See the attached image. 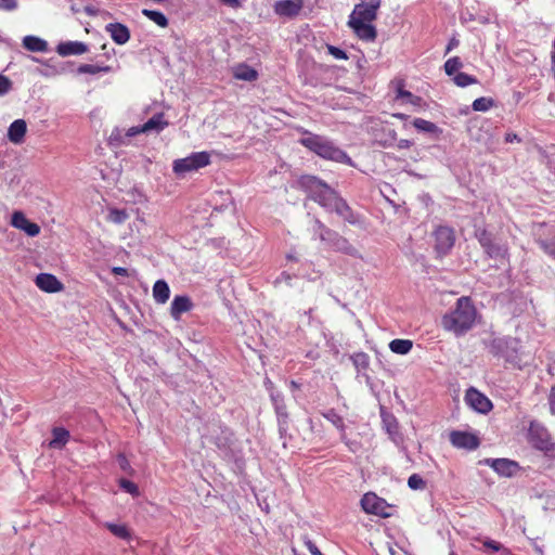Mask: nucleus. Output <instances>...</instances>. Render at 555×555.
I'll list each match as a JSON object with an SVG mask.
<instances>
[{
  "label": "nucleus",
  "mask_w": 555,
  "mask_h": 555,
  "mask_svg": "<svg viewBox=\"0 0 555 555\" xmlns=\"http://www.w3.org/2000/svg\"><path fill=\"white\" fill-rule=\"evenodd\" d=\"M459 40L456 38H451L448 46H447V49H446V54H448L449 52H451L454 48H456L459 46Z\"/></svg>",
  "instance_id": "6e6d98bb"
},
{
  "label": "nucleus",
  "mask_w": 555,
  "mask_h": 555,
  "mask_svg": "<svg viewBox=\"0 0 555 555\" xmlns=\"http://www.w3.org/2000/svg\"><path fill=\"white\" fill-rule=\"evenodd\" d=\"M88 51V46L80 41L61 42L56 47V52L61 56L80 55Z\"/></svg>",
  "instance_id": "a211bd4d"
},
{
  "label": "nucleus",
  "mask_w": 555,
  "mask_h": 555,
  "mask_svg": "<svg viewBox=\"0 0 555 555\" xmlns=\"http://www.w3.org/2000/svg\"><path fill=\"white\" fill-rule=\"evenodd\" d=\"M219 1L230 8H233V9H237L241 7L240 0H219Z\"/></svg>",
  "instance_id": "5fc2aeb1"
},
{
  "label": "nucleus",
  "mask_w": 555,
  "mask_h": 555,
  "mask_svg": "<svg viewBox=\"0 0 555 555\" xmlns=\"http://www.w3.org/2000/svg\"><path fill=\"white\" fill-rule=\"evenodd\" d=\"M413 126L418 130L423 132L428 133H440L441 129L438 128V126L429 120L423 119V118H415L413 120Z\"/></svg>",
  "instance_id": "2f4dec72"
},
{
  "label": "nucleus",
  "mask_w": 555,
  "mask_h": 555,
  "mask_svg": "<svg viewBox=\"0 0 555 555\" xmlns=\"http://www.w3.org/2000/svg\"><path fill=\"white\" fill-rule=\"evenodd\" d=\"M11 89V81L8 77L0 75V95L5 94Z\"/></svg>",
  "instance_id": "49530a36"
},
{
  "label": "nucleus",
  "mask_w": 555,
  "mask_h": 555,
  "mask_svg": "<svg viewBox=\"0 0 555 555\" xmlns=\"http://www.w3.org/2000/svg\"><path fill=\"white\" fill-rule=\"evenodd\" d=\"M305 545L309 550L311 555H323V553L319 550V547L311 540H306Z\"/></svg>",
  "instance_id": "09e8293b"
},
{
  "label": "nucleus",
  "mask_w": 555,
  "mask_h": 555,
  "mask_svg": "<svg viewBox=\"0 0 555 555\" xmlns=\"http://www.w3.org/2000/svg\"><path fill=\"white\" fill-rule=\"evenodd\" d=\"M397 99H403L414 106L421 105L422 98L414 95L412 92L404 90V80L400 79L397 81Z\"/></svg>",
  "instance_id": "a878e982"
},
{
  "label": "nucleus",
  "mask_w": 555,
  "mask_h": 555,
  "mask_svg": "<svg viewBox=\"0 0 555 555\" xmlns=\"http://www.w3.org/2000/svg\"><path fill=\"white\" fill-rule=\"evenodd\" d=\"M548 405L552 414L555 415V385L552 386L548 395Z\"/></svg>",
  "instance_id": "8fccbe9b"
},
{
  "label": "nucleus",
  "mask_w": 555,
  "mask_h": 555,
  "mask_svg": "<svg viewBox=\"0 0 555 555\" xmlns=\"http://www.w3.org/2000/svg\"><path fill=\"white\" fill-rule=\"evenodd\" d=\"M119 486L122 490L130 493L131 495H139V488L133 481L122 478L119 480Z\"/></svg>",
  "instance_id": "ea45409f"
},
{
  "label": "nucleus",
  "mask_w": 555,
  "mask_h": 555,
  "mask_svg": "<svg viewBox=\"0 0 555 555\" xmlns=\"http://www.w3.org/2000/svg\"><path fill=\"white\" fill-rule=\"evenodd\" d=\"M112 272L115 275H122V276H128L129 275L128 270L126 268H122V267H114L112 269Z\"/></svg>",
  "instance_id": "864d4df0"
},
{
  "label": "nucleus",
  "mask_w": 555,
  "mask_h": 555,
  "mask_svg": "<svg viewBox=\"0 0 555 555\" xmlns=\"http://www.w3.org/2000/svg\"><path fill=\"white\" fill-rule=\"evenodd\" d=\"M433 236L435 240L434 248L440 257L448 255L455 244V232L451 227H437L433 233Z\"/></svg>",
  "instance_id": "0eeeda50"
},
{
  "label": "nucleus",
  "mask_w": 555,
  "mask_h": 555,
  "mask_svg": "<svg viewBox=\"0 0 555 555\" xmlns=\"http://www.w3.org/2000/svg\"><path fill=\"white\" fill-rule=\"evenodd\" d=\"M413 343L410 339H393L389 343V349L397 354H406L411 351Z\"/></svg>",
  "instance_id": "c756f323"
},
{
  "label": "nucleus",
  "mask_w": 555,
  "mask_h": 555,
  "mask_svg": "<svg viewBox=\"0 0 555 555\" xmlns=\"http://www.w3.org/2000/svg\"><path fill=\"white\" fill-rule=\"evenodd\" d=\"M26 131V121L24 119H16L9 127L8 138L12 143L20 144L23 142Z\"/></svg>",
  "instance_id": "412c9836"
},
{
  "label": "nucleus",
  "mask_w": 555,
  "mask_h": 555,
  "mask_svg": "<svg viewBox=\"0 0 555 555\" xmlns=\"http://www.w3.org/2000/svg\"><path fill=\"white\" fill-rule=\"evenodd\" d=\"M153 297L156 302L165 304L170 297V288L166 281L158 280L153 286Z\"/></svg>",
  "instance_id": "393cba45"
},
{
  "label": "nucleus",
  "mask_w": 555,
  "mask_h": 555,
  "mask_svg": "<svg viewBox=\"0 0 555 555\" xmlns=\"http://www.w3.org/2000/svg\"><path fill=\"white\" fill-rule=\"evenodd\" d=\"M317 230L319 232L320 240L325 242L328 247L333 250L343 253L345 255L362 258L359 249L356 248L345 236L340 235L338 232L327 228L324 223L317 220L315 221Z\"/></svg>",
  "instance_id": "20e7f679"
},
{
  "label": "nucleus",
  "mask_w": 555,
  "mask_h": 555,
  "mask_svg": "<svg viewBox=\"0 0 555 555\" xmlns=\"http://www.w3.org/2000/svg\"><path fill=\"white\" fill-rule=\"evenodd\" d=\"M291 386H292L293 388H297V387H298L297 383H296V382H294V380H292V382H291Z\"/></svg>",
  "instance_id": "bf43d9fd"
},
{
  "label": "nucleus",
  "mask_w": 555,
  "mask_h": 555,
  "mask_svg": "<svg viewBox=\"0 0 555 555\" xmlns=\"http://www.w3.org/2000/svg\"><path fill=\"white\" fill-rule=\"evenodd\" d=\"M475 540L482 542L483 546L491 552H499L503 547V545L495 540L486 539L482 541L480 538H475Z\"/></svg>",
  "instance_id": "37998d69"
},
{
  "label": "nucleus",
  "mask_w": 555,
  "mask_h": 555,
  "mask_svg": "<svg viewBox=\"0 0 555 555\" xmlns=\"http://www.w3.org/2000/svg\"><path fill=\"white\" fill-rule=\"evenodd\" d=\"M271 399L274 403L276 414L280 417L286 418L287 417L286 405L284 404L283 398L280 396V393H276V395L271 393Z\"/></svg>",
  "instance_id": "4c0bfd02"
},
{
  "label": "nucleus",
  "mask_w": 555,
  "mask_h": 555,
  "mask_svg": "<svg viewBox=\"0 0 555 555\" xmlns=\"http://www.w3.org/2000/svg\"><path fill=\"white\" fill-rule=\"evenodd\" d=\"M449 439L454 448L469 451L476 450L480 444L479 438L475 434L468 431L452 430L449 434Z\"/></svg>",
  "instance_id": "9b49d317"
},
{
  "label": "nucleus",
  "mask_w": 555,
  "mask_h": 555,
  "mask_svg": "<svg viewBox=\"0 0 555 555\" xmlns=\"http://www.w3.org/2000/svg\"><path fill=\"white\" fill-rule=\"evenodd\" d=\"M142 132H145V130H141V127H131L128 129L126 135L127 137H134L137 134H140Z\"/></svg>",
  "instance_id": "4d7b16f0"
},
{
  "label": "nucleus",
  "mask_w": 555,
  "mask_h": 555,
  "mask_svg": "<svg viewBox=\"0 0 555 555\" xmlns=\"http://www.w3.org/2000/svg\"><path fill=\"white\" fill-rule=\"evenodd\" d=\"M300 143L322 158L335 162L349 159L348 155L343 150L319 134L310 133L308 137L300 139Z\"/></svg>",
  "instance_id": "7ed1b4c3"
},
{
  "label": "nucleus",
  "mask_w": 555,
  "mask_h": 555,
  "mask_svg": "<svg viewBox=\"0 0 555 555\" xmlns=\"http://www.w3.org/2000/svg\"><path fill=\"white\" fill-rule=\"evenodd\" d=\"M449 555H457L454 551H451Z\"/></svg>",
  "instance_id": "052dcab7"
},
{
  "label": "nucleus",
  "mask_w": 555,
  "mask_h": 555,
  "mask_svg": "<svg viewBox=\"0 0 555 555\" xmlns=\"http://www.w3.org/2000/svg\"><path fill=\"white\" fill-rule=\"evenodd\" d=\"M462 66L463 63L461 59L459 56H453L446 61L443 68L448 76H454L460 73L459 70Z\"/></svg>",
  "instance_id": "72a5a7b5"
},
{
  "label": "nucleus",
  "mask_w": 555,
  "mask_h": 555,
  "mask_svg": "<svg viewBox=\"0 0 555 555\" xmlns=\"http://www.w3.org/2000/svg\"><path fill=\"white\" fill-rule=\"evenodd\" d=\"M36 286L46 293H57L63 291V283L53 274L40 273L35 279Z\"/></svg>",
  "instance_id": "4468645a"
},
{
  "label": "nucleus",
  "mask_w": 555,
  "mask_h": 555,
  "mask_svg": "<svg viewBox=\"0 0 555 555\" xmlns=\"http://www.w3.org/2000/svg\"><path fill=\"white\" fill-rule=\"evenodd\" d=\"M11 225L25 232L28 236H37L40 233V227L26 218L23 211H14L11 217Z\"/></svg>",
  "instance_id": "f8f14e48"
},
{
  "label": "nucleus",
  "mask_w": 555,
  "mask_h": 555,
  "mask_svg": "<svg viewBox=\"0 0 555 555\" xmlns=\"http://www.w3.org/2000/svg\"><path fill=\"white\" fill-rule=\"evenodd\" d=\"M105 30L117 44H125L130 39L129 28L121 23H109L105 26Z\"/></svg>",
  "instance_id": "f3484780"
},
{
  "label": "nucleus",
  "mask_w": 555,
  "mask_h": 555,
  "mask_svg": "<svg viewBox=\"0 0 555 555\" xmlns=\"http://www.w3.org/2000/svg\"><path fill=\"white\" fill-rule=\"evenodd\" d=\"M465 402L473 410L482 414H487L488 412H490L493 406L490 399L474 387H470L469 389L466 390Z\"/></svg>",
  "instance_id": "9d476101"
},
{
  "label": "nucleus",
  "mask_w": 555,
  "mask_h": 555,
  "mask_svg": "<svg viewBox=\"0 0 555 555\" xmlns=\"http://www.w3.org/2000/svg\"><path fill=\"white\" fill-rule=\"evenodd\" d=\"M111 70L109 66H100L93 64H82L78 67V72L81 74H91L95 75L99 73H108Z\"/></svg>",
  "instance_id": "e433bc0d"
},
{
  "label": "nucleus",
  "mask_w": 555,
  "mask_h": 555,
  "mask_svg": "<svg viewBox=\"0 0 555 555\" xmlns=\"http://www.w3.org/2000/svg\"><path fill=\"white\" fill-rule=\"evenodd\" d=\"M129 218L128 212L125 209L112 208L108 212V221L121 224Z\"/></svg>",
  "instance_id": "c9c22d12"
},
{
  "label": "nucleus",
  "mask_w": 555,
  "mask_h": 555,
  "mask_svg": "<svg viewBox=\"0 0 555 555\" xmlns=\"http://www.w3.org/2000/svg\"><path fill=\"white\" fill-rule=\"evenodd\" d=\"M412 145H413V141L408 140V139H401L397 143V147L399 150L410 149Z\"/></svg>",
  "instance_id": "603ef678"
},
{
  "label": "nucleus",
  "mask_w": 555,
  "mask_h": 555,
  "mask_svg": "<svg viewBox=\"0 0 555 555\" xmlns=\"http://www.w3.org/2000/svg\"><path fill=\"white\" fill-rule=\"evenodd\" d=\"M351 360L357 367L365 369L369 365V356L365 352L354 353Z\"/></svg>",
  "instance_id": "79ce46f5"
},
{
  "label": "nucleus",
  "mask_w": 555,
  "mask_h": 555,
  "mask_svg": "<svg viewBox=\"0 0 555 555\" xmlns=\"http://www.w3.org/2000/svg\"><path fill=\"white\" fill-rule=\"evenodd\" d=\"M361 507L366 514H372L383 518L391 516L390 505L385 499L377 496L373 492L365 493L361 499Z\"/></svg>",
  "instance_id": "6e6552de"
},
{
  "label": "nucleus",
  "mask_w": 555,
  "mask_h": 555,
  "mask_svg": "<svg viewBox=\"0 0 555 555\" xmlns=\"http://www.w3.org/2000/svg\"><path fill=\"white\" fill-rule=\"evenodd\" d=\"M193 304L188 296H176L171 301L170 314L175 320H180L181 314L190 311Z\"/></svg>",
  "instance_id": "6ab92c4d"
},
{
  "label": "nucleus",
  "mask_w": 555,
  "mask_h": 555,
  "mask_svg": "<svg viewBox=\"0 0 555 555\" xmlns=\"http://www.w3.org/2000/svg\"><path fill=\"white\" fill-rule=\"evenodd\" d=\"M540 246L546 255H548L550 257L555 259V242H553V243L542 242L540 244Z\"/></svg>",
  "instance_id": "a18cd8bd"
},
{
  "label": "nucleus",
  "mask_w": 555,
  "mask_h": 555,
  "mask_svg": "<svg viewBox=\"0 0 555 555\" xmlns=\"http://www.w3.org/2000/svg\"><path fill=\"white\" fill-rule=\"evenodd\" d=\"M408 486L413 490H420L424 489L426 483L420 475L413 474L408 479Z\"/></svg>",
  "instance_id": "a19ab883"
},
{
  "label": "nucleus",
  "mask_w": 555,
  "mask_h": 555,
  "mask_svg": "<svg viewBox=\"0 0 555 555\" xmlns=\"http://www.w3.org/2000/svg\"><path fill=\"white\" fill-rule=\"evenodd\" d=\"M142 14L144 16H146L149 20H151L152 22H154L159 27L165 28L168 26V18L165 16L164 13H162L159 11L143 9Z\"/></svg>",
  "instance_id": "7c9ffc66"
},
{
  "label": "nucleus",
  "mask_w": 555,
  "mask_h": 555,
  "mask_svg": "<svg viewBox=\"0 0 555 555\" xmlns=\"http://www.w3.org/2000/svg\"><path fill=\"white\" fill-rule=\"evenodd\" d=\"M323 417L331 422L341 435V439L346 438V426L343 417L334 410L330 409L328 411L322 413Z\"/></svg>",
  "instance_id": "c85d7f7f"
},
{
  "label": "nucleus",
  "mask_w": 555,
  "mask_h": 555,
  "mask_svg": "<svg viewBox=\"0 0 555 555\" xmlns=\"http://www.w3.org/2000/svg\"><path fill=\"white\" fill-rule=\"evenodd\" d=\"M302 9V0H280L274 4V12L280 16H297Z\"/></svg>",
  "instance_id": "2eb2a0df"
},
{
  "label": "nucleus",
  "mask_w": 555,
  "mask_h": 555,
  "mask_svg": "<svg viewBox=\"0 0 555 555\" xmlns=\"http://www.w3.org/2000/svg\"><path fill=\"white\" fill-rule=\"evenodd\" d=\"M453 81L457 87L461 88L478 83V79L475 76L462 72L454 75Z\"/></svg>",
  "instance_id": "f704fd0d"
},
{
  "label": "nucleus",
  "mask_w": 555,
  "mask_h": 555,
  "mask_svg": "<svg viewBox=\"0 0 555 555\" xmlns=\"http://www.w3.org/2000/svg\"><path fill=\"white\" fill-rule=\"evenodd\" d=\"M210 164V154L208 152H195L184 158L173 160V172L182 177L188 172L196 171Z\"/></svg>",
  "instance_id": "423d86ee"
},
{
  "label": "nucleus",
  "mask_w": 555,
  "mask_h": 555,
  "mask_svg": "<svg viewBox=\"0 0 555 555\" xmlns=\"http://www.w3.org/2000/svg\"><path fill=\"white\" fill-rule=\"evenodd\" d=\"M298 185L309 194V197L330 212H336L346 222L356 224L357 216L335 190L325 182L311 175H304L298 179Z\"/></svg>",
  "instance_id": "f257e3e1"
},
{
  "label": "nucleus",
  "mask_w": 555,
  "mask_h": 555,
  "mask_svg": "<svg viewBox=\"0 0 555 555\" xmlns=\"http://www.w3.org/2000/svg\"><path fill=\"white\" fill-rule=\"evenodd\" d=\"M104 527L115 537L129 541L131 539V531L125 524L105 522Z\"/></svg>",
  "instance_id": "bb28decb"
},
{
  "label": "nucleus",
  "mask_w": 555,
  "mask_h": 555,
  "mask_svg": "<svg viewBox=\"0 0 555 555\" xmlns=\"http://www.w3.org/2000/svg\"><path fill=\"white\" fill-rule=\"evenodd\" d=\"M495 105L492 98L481 96L474 100L472 107L475 112H487Z\"/></svg>",
  "instance_id": "473e14b6"
},
{
  "label": "nucleus",
  "mask_w": 555,
  "mask_h": 555,
  "mask_svg": "<svg viewBox=\"0 0 555 555\" xmlns=\"http://www.w3.org/2000/svg\"><path fill=\"white\" fill-rule=\"evenodd\" d=\"M354 35L363 41H374L377 37V31L372 23H362L360 21L348 22Z\"/></svg>",
  "instance_id": "dca6fc26"
},
{
  "label": "nucleus",
  "mask_w": 555,
  "mask_h": 555,
  "mask_svg": "<svg viewBox=\"0 0 555 555\" xmlns=\"http://www.w3.org/2000/svg\"><path fill=\"white\" fill-rule=\"evenodd\" d=\"M168 126V121L164 119V114H155L151 117L143 126H141V130H145V132L151 130L162 131Z\"/></svg>",
  "instance_id": "cd10ccee"
},
{
  "label": "nucleus",
  "mask_w": 555,
  "mask_h": 555,
  "mask_svg": "<svg viewBox=\"0 0 555 555\" xmlns=\"http://www.w3.org/2000/svg\"><path fill=\"white\" fill-rule=\"evenodd\" d=\"M476 318L477 309L472 298L462 296L456 300L455 307L441 318V326L459 337L474 327Z\"/></svg>",
  "instance_id": "f03ea898"
},
{
  "label": "nucleus",
  "mask_w": 555,
  "mask_h": 555,
  "mask_svg": "<svg viewBox=\"0 0 555 555\" xmlns=\"http://www.w3.org/2000/svg\"><path fill=\"white\" fill-rule=\"evenodd\" d=\"M327 51L332 56H334L337 60H347L348 59L347 53L344 50H341L335 46L327 44Z\"/></svg>",
  "instance_id": "c03bdc74"
},
{
  "label": "nucleus",
  "mask_w": 555,
  "mask_h": 555,
  "mask_svg": "<svg viewBox=\"0 0 555 555\" xmlns=\"http://www.w3.org/2000/svg\"><path fill=\"white\" fill-rule=\"evenodd\" d=\"M380 3V0H369L356 4L348 22L360 21L362 23H372L377 17V10Z\"/></svg>",
  "instance_id": "1a4fd4ad"
},
{
  "label": "nucleus",
  "mask_w": 555,
  "mask_h": 555,
  "mask_svg": "<svg viewBox=\"0 0 555 555\" xmlns=\"http://www.w3.org/2000/svg\"><path fill=\"white\" fill-rule=\"evenodd\" d=\"M52 440L49 442V447L52 449H62L69 440V431L64 427H54L52 429Z\"/></svg>",
  "instance_id": "5701e85b"
},
{
  "label": "nucleus",
  "mask_w": 555,
  "mask_h": 555,
  "mask_svg": "<svg viewBox=\"0 0 555 555\" xmlns=\"http://www.w3.org/2000/svg\"><path fill=\"white\" fill-rule=\"evenodd\" d=\"M2 167H3V164H2V163H0V168H2Z\"/></svg>",
  "instance_id": "680f3d73"
},
{
  "label": "nucleus",
  "mask_w": 555,
  "mask_h": 555,
  "mask_svg": "<svg viewBox=\"0 0 555 555\" xmlns=\"http://www.w3.org/2000/svg\"><path fill=\"white\" fill-rule=\"evenodd\" d=\"M475 237L481 247H485L491 240H493L492 234L485 228L476 229Z\"/></svg>",
  "instance_id": "58836bf2"
},
{
  "label": "nucleus",
  "mask_w": 555,
  "mask_h": 555,
  "mask_svg": "<svg viewBox=\"0 0 555 555\" xmlns=\"http://www.w3.org/2000/svg\"><path fill=\"white\" fill-rule=\"evenodd\" d=\"M486 255L491 259H507L509 249L506 243L501 244L491 240L485 247H482Z\"/></svg>",
  "instance_id": "aec40b11"
},
{
  "label": "nucleus",
  "mask_w": 555,
  "mask_h": 555,
  "mask_svg": "<svg viewBox=\"0 0 555 555\" xmlns=\"http://www.w3.org/2000/svg\"><path fill=\"white\" fill-rule=\"evenodd\" d=\"M23 47L31 52H46L48 50V43L46 40L30 35L24 37Z\"/></svg>",
  "instance_id": "b1692460"
},
{
  "label": "nucleus",
  "mask_w": 555,
  "mask_h": 555,
  "mask_svg": "<svg viewBox=\"0 0 555 555\" xmlns=\"http://www.w3.org/2000/svg\"><path fill=\"white\" fill-rule=\"evenodd\" d=\"M17 8V3L13 0H0V10L13 11Z\"/></svg>",
  "instance_id": "de8ad7c7"
},
{
  "label": "nucleus",
  "mask_w": 555,
  "mask_h": 555,
  "mask_svg": "<svg viewBox=\"0 0 555 555\" xmlns=\"http://www.w3.org/2000/svg\"><path fill=\"white\" fill-rule=\"evenodd\" d=\"M504 141L506 143H513V142H521V139L518 137V134L514 132H508L505 134Z\"/></svg>",
  "instance_id": "3c124183"
},
{
  "label": "nucleus",
  "mask_w": 555,
  "mask_h": 555,
  "mask_svg": "<svg viewBox=\"0 0 555 555\" xmlns=\"http://www.w3.org/2000/svg\"><path fill=\"white\" fill-rule=\"evenodd\" d=\"M486 464L504 477H512L519 469L518 463L508 459H487Z\"/></svg>",
  "instance_id": "ddd939ff"
},
{
  "label": "nucleus",
  "mask_w": 555,
  "mask_h": 555,
  "mask_svg": "<svg viewBox=\"0 0 555 555\" xmlns=\"http://www.w3.org/2000/svg\"><path fill=\"white\" fill-rule=\"evenodd\" d=\"M233 77L243 81H255L258 79V72L249 65L242 63L234 67Z\"/></svg>",
  "instance_id": "4be33fe9"
},
{
  "label": "nucleus",
  "mask_w": 555,
  "mask_h": 555,
  "mask_svg": "<svg viewBox=\"0 0 555 555\" xmlns=\"http://www.w3.org/2000/svg\"><path fill=\"white\" fill-rule=\"evenodd\" d=\"M529 443L537 450L551 452L555 450V441L548 429L537 421H531L527 435Z\"/></svg>",
  "instance_id": "39448f33"
},
{
  "label": "nucleus",
  "mask_w": 555,
  "mask_h": 555,
  "mask_svg": "<svg viewBox=\"0 0 555 555\" xmlns=\"http://www.w3.org/2000/svg\"><path fill=\"white\" fill-rule=\"evenodd\" d=\"M393 117L401 119V120H406L409 118L408 115L402 114V113H396V114H393Z\"/></svg>",
  "instance_id": "13d9d810"
}]
</instances>
